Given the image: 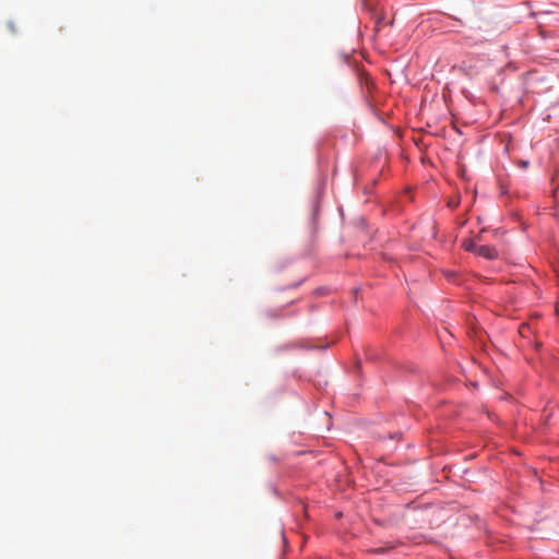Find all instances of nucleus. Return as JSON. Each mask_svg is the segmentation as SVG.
<instances>
[{
    "mask_svg": "<svg viewBox=\"0 0 559 559\" xmlns=\"http://www.w3.org/2000/svg\"><path fill=\"white\" fill-rule=\"evenodd\" d=\"M477 254L485 257L489 260H492L498 257V252H497L496 248L490 247V246H479L477 248Z\"/></svg>",
    "mask_w": 559,
    "mask_h": 559,
    "instance_id": "f257e3e1",
    "label": "nucleus"
},
{
    "mask_svg": "<svg viewBox=\"0 0 559 559\" xmlns=\"http://www.w3.org/2000/svg\"><path fill=\"white\" fill-rule=\"evenodd\" d=\"M479 246H477L476 243H474L473 241H469V242H465L464 243V248L467 250V251H473L475 253H477V248Z\"/></svg>",
    "mask_w": 559,
    "mask_h": 559,
    "instance_id": "f03ea898",
    "label": "nucleus"
},
{
    "mask_svg": "<svg viewBox=\"0 0 559 559\" xmlns=\"http://www.w3.org/2000/svg\"><path fill=\"white\" fill-rule=\"evenodd\" d=\"M9 26H10V28H11V31H12V32H16V29H15V27H14L13 23H10V24H9Z\"/></svg>",
    "mask_w": 559,
    "mask_h": 559,
    "instance_id": "7ed1b4c3",
    "label": "nucleus"
},
{
    "mask_svg": "<svg viewBox=\"0 0 559 559\" xmlns=\"http://www.w3.org/2000/svg\"><path fill=\"white\" fill-rule=\"evenodd\" d=\"M522 166H523V167H527V166H528V163H527V162H522Z\"/></svg>",
    "mask_w": 559,
    "mask_h": 559,
    "instance_id": "20e7f679",
    "label": "nucleus"
}]
</instances>
